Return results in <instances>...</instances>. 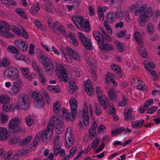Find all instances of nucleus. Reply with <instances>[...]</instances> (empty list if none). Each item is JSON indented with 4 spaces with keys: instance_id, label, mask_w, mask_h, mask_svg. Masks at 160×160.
<instances>
[{
    "instance_id": "obj_1",
    "label": "nucleus",
    "mask_w": 160,
    "mask_h": 160,
    "mask_svg": "<svg viewBox=\"0 0 160 160\" xmlns=\"http://www.w3.org/2000/svg\"><path fill=\"white\" fill-rule=\"evenodd\" d=\"M53 122L51 121L48 125L46 130L43 132H40L36 135L32 143L29 145V147L32 150H34L37 145L38 142L41 139L44 142H47L48 139L50 138L52 135V131L53 128Z\"/></svg>"
},
{
    "instance_id": "obj_2",
    "label": "nucleus",
    "mask_w": 160,
    "mask_h": 160,
    "mask_svg": "<svg viewBox=\"0 0 160 160\" xmlns=\"http://www.w3.org/2000/svg\"><path fill=\"white\" fill-rule=\"evenodd\" d=\"M72 20L78 28L83 29L86 32H89L90 31L89 21L86 20L84 22L83 18L82 17L74 16L72 17Z\"/></svg>"
},
{
    "instance_id": "obj_3",
    "label": "nucleus",
    "mask_w": 160,
    "mask_h": 160,
    "mask_svg": "<svg viewBox=\"0 0 160 160\" xmlns=\"http://www.w3.org/2000/svg\"><path fill=\"white\" fill-rule=\"evenodd\" d=\"M62 52L64 57L69 63H71L72 59L79 61L80 58L78 54L71 48L67 47L62 49Z\"/></svg>"
},
{
    "instance_id": "obj_4",
    "label": "nucleus",
    "mask_w": 160,
    "mask_h": 160,
    "mask_svg": "<svg viewBox=\"0 0 160 160\" xmlns=\"http://www.w3.org/2000/svg\"><path fill=\"white\" fill-rule=\"evenodd\" d=\"M18 103L21 108L27 110L30 106V100L28 96L24 93L20 94L18 96Z\"/></svg>"
},
{
    "instance_id": "obj_5",
    "label": "nucleus",
    "mask_w": 160,
    "mask_h": 160,
    "mask_svg": "<svg viewBox=\"0 0 160 160\" xmlns=\"http://www.w3.org/2000/svg\"><path fill=\"white\" fill-rule=\"evenodd\" d=\"M152 13L151 8H147L140 16L138 18V23L141 27L145 26L146 23L151 18Z\"/></svg>"
},
{
    "instance_id": "obj_6",
    "label": "nucleus",
    "mask_w": 160,
    "mask_h": 160,
    "mask_svg": "<svg viewBox=\"0 0 160 160\" xmlns=\"http://www.w3.org/2000/svg\"><path fill=\"white\" fill-rule=\"evenodd\" d=\"M22 121L18 118L12 119L8 123V129L11 132L16 134L20 131V125Z\"/></svg>"
},
{
    "instance_id": "obj_7",
    "label": "nucleus",
    "mask_w": 160,
    "mask_h": 160,
    "mask_svg": "<svg viewBox=\"0 0 160 160\" xmlns=\"http://www.w3.org/2000/svg\"><path fill=\"white\" fill-rule=\"evenodd\" d=\"M10 30L9 26L7 23L3 21H0V33L2 37L7 38L14 37V35L8 33Z\"/></svg>"
},
{
    "instance_id": "obj_8",
    "label": "nucleus",
    "mask_w": 160,
    "mask_h": 160,
    "mask_svg": "<svg viewBox=\"0 0 160 160\" xmlns=\"http://www.w3.org/2000/svg\"><path fill=\"white\" fill-rule=\"evenodd\" d=\"M53 68L55 70L56 73L58 76H62L65 82H68L67 76L66 71L62 65H60V67L58 64L55 62L51 63Z\"/></svg>"
},
{
    "instance_id": "obj_9",
    "label": "nucleus",
    "mask_w": 160,
    "mask_h": 160,
    "mask_svg": "<svg viewBox=\"0 0 160 160\" xmlns=\"http://www.w3.org/2000/svg\"><path fill=\"white\" fill-rule=\"evenodd\" d=\"M19 71L17 69L13 67H11L6 69L3 72L4 76H6L9 78L13 79L16 78L19 75ZM5 77V76H4Z\"/></svg>"
},
{
    "instance_id": "obj_10",
    "label": "nucleus",
    "mask_w": 160,
    "mask_h": 160,
    "mask_svg": "<svg viewBox=\"0 0 160 160\" xmlns=\"http://www.w3.org/2000/svg\"><path fill=\"white\" fill-rule=\"evenodd\" d=\"M78 35L83 46L88 50H90L92 49V44L90 39H88L80 32H78Z\"/></svg>"
},
{
    "instance_id": "obj_11",
    "label": "nucleus",
    "mask_w": 160,
    "mask_h": 160,
    "mask_svg": "<svg viewBox=\"0 0 160 160\" xmlns=\"http://www.w3.org/2000/svg\"><path fill=\"white\" fill-rule=\"evenodd\" d=\"M52 118L53 120L50 121L48 125L49 124L50 122L51 121H52L53 122V124H54V121H55V120H56L57 121V122H56V124L55 131L56 133L58 134H61L64 131V126L63 125V123L62 122L58 120V119L56 117H52ZM53 126H54V125H53ZM53 127H54V126H53Z\"/></svg>"
},
{
    "instance_id": "obj_12",
    "label": "nucleus",
    "mask_w": 160,
    "mask_h": 160,
    "mask_svg": "<svg viewBox=\"0 0 160 160\" xmlns=\"http://www.w3.org/2000/svg\"><path fill=\"white\" fill-rule=\"evenodd\" d=\"M69 104L71 109V111L70 112L71 116H72V119L71 120L72 121L74 120L77 112V102L74 98H72L69 101Z\"/></svg>"
},
{
    "instance_id": "obj_13",
    "label": "nucleus",
    "mask_w": 160,
    "mask_h": 160,
    "mask_svg": "<svg viewBox=\"0 0 160 160\" xmlns=\"http://www.w3.org/2000/svg\"><path fill=\"white\" fill-rule=\"evenodd\" d=\"M15 45L21 50L25 52L28 50V44L26 41L22 39H17L14 42Z\"/></svg>"
},
{
    "instance_id": "obj_14",
    "label": "nucleus",
    "mask_w": 160,
    "mask_h": 160,
    "mask_svg": "<svg viewBox=\"0 0 160 160\" xmlns=\"http://www.w3.org/2000/svg\"><path fill=\"white\" fill-rule=\"evenodd\" d=\"M53 144L54 146L53 152L54 155L55 156H57L59 153L61 146V143L60 142L59 136L58 134L54 137Z\"/></svg>"
},
{
    "instance_id": "obj_15",
    "label": "nucleus",
    "mask_w": 160,
    "mask_h": 160,
    "mask_svg": "<svg viewBox=\"0 0 160 160\" xmlns=\"http://www.w3.org/2000/svg\"><path fill=\"white\" fill-rule=\"evenodd\" d=\"M98 102L102 106L103 108L107 110L109 106L108 99L105 95H103L98 98Z\"/></svg>"
},
{
    "instance_id": "obj_16",
    "label": "nucleus",
    "mask_w": 160,
    "mask_h": 160,
    "mask_svg": "<svg viewBox=\"0 0 160 160\" xmlns=\"http://www.w3.org/2000/svg\"><path fill=\"white\" fill-rule=\"evenodd\" d=\"M9 132L6 128L0 127V140H6L9 136Z\"/></svg>"
},
{
    "instance_id": "obj_17",
    "label": "nucleus",
    "mask_w": 160,
    "mask_h": 160,
    "mask_svg": "<svg viewBox=\"0 0 160 160\" xmlns=\"http://www.w3.org/2000/svg\"><path fill=\"white\" fill-rule=\"evenodd\" d=\"M92 34L94 38L97 41L98 45L102 42L103 43V42H104V37L101 33L99 31L94 30L93 31Z\"/></svg>"
},
{
    "instance_id": "obj_18",
    "label": "nucleus",
    "mask_w": 160,
    "mask_h": 160,
    "mask_svg": "<svg viewBox=\"0 0 160 160\" xmlns=\"http://www.w3.org/2000/svg\"><path fill=\"white\" fill-rule=\"evenodd\" d=\"M124 118L125 120L129 121L130 120H134L135 118L134 115H132V109L130 108L128 109L125 110L124 111Z\"/></svg>"
},
{
    "instance_id": "obj_19",
    "label": "nucleus",
    "mask_w": 160,
    "mask_h": 160,
    "mask_svg": "<svg viewBox=\"0 0 160 160\" xmlns=\"http://www.w3.org/2000/svg\"><path fill=\"white\" fill-rule=\"evenodd\" d=\"M16 108L19 109V107L18 105L17 104L16 106L14 105V106L13 105H11L9 103L3 104L2 107L3 111L6 112H8L12 109L14 110Z\"/></svg>"
},
{
    "instance_id": "obj_20",
    "label": "nucleus",
    "mask_w": 160,
    "mask_h": 160,
    "mask_svg": "<svg viewBox=\"0 0 160 160\" xmlns=\"http://www.w3.org/2000/svg\"><path fill=\"white\" fill-rule=\"evenodd\" d=\"M85 90L89 96L92 95V88L89 80H87L84 82Z\"/></svg>"
},
{
    "instance_id": "obj_21",
    "label": "nucleus",
    "mask_w": 160,
    "mask_h": 160,
    "mask_svg": "<svg viewBox=\"0 0 160 160\" xmlns=\"http://www.w3.org/2000/svg\"><path fill=\"white\" fill-rule=\"evenodd\" d=\"M83 119L84 124L88 126L89 124V117L87 107H85L83 108Z\"/></svg>"
},
{
    "instance_id": "obj_22",
    "label": "nucleus",
    "mask_w": 160,
    "mask_h": 160,
    "mask_svg": "<svg viewBox=\"0 0 160 160\" xmlns=\"http://www.w3.org/2000/svg\"><path fill=\"white\" fill-rule=\"evenodd\" d=\"M34 106L36 108H42L45 104L43 97V96L40 97L39 98L37 99L34 102Z\"/></svg>"
},
{
    "instance_id": "obj_23",
    "label": "nucleus",
    "mask_w": 160,
    "mask_h": 160,
    "mask_svg": "<svg viewBox=\"0 0 160 160\" xmlns=\"http://www.w3.org/2000/svg\"><path fill=\"white\" fill-rule=\"evenodd\" d=\"M100 49L103 51H110L113 50L114 49L113 46L111 44H109L107 43H105L104 42L103 43L102 42L99 45Z\"/></svg>"
},
{
    "instance_id": "obj_24",
    "label": "nucleus",
    "mask_w": 160,
    "mask_h": 160,
    "mask_svg": "<svg viewBox=\"0 0 160 160\" xmlns=\"http://www.w3.org/2000/svg\"><path fill=\"white\" fill-rule=\"evenodd\" d=\"M134 82H136V86L137 88L140 89L142 91H144L146 89V87L143 84L142 81L139 78L134 79Z\"/></svg>"
},
{
    "instance_id": "obj_25",
    "label": "nucleus",
    "mask_w": 160,
    "mask_h": 160,
    "mask_svg": "<svg viewBox=\"0 0 160 160\" xmlns=\"http://www.w3.org/2000/svg\"><path fill=\"white\" fill-rule=\"evenodd\" d=\"M68 37L66 38L69 37L70 39V42L74 46L77 47L79 43L76 38L75 36V35L72 32H69L68 34Z\"/></svg>"
},
{
    "instance_id": "obj_26",
    "label": "nucleus",
    "mask_w": 160,
    "mask_h": 160,
    "mask_svg": "<svg viewBox=\"0 0 160 160\" xmlns=\"http://www.w3.org/2000/svg\"><path fill=\"white\" fill-rule=\"evenodd\" d=\"M108 23L112 24L115 21V18L114 16V12H111L106 15V20L104 21Z\"/></svg>"
},
{
    "instance_id": "obj_27",
    "label": "nucleus",
    "mask_w": 160,
    "mask_h": 160,
    "mask_svg": "<svg viewBox=\"0 0 160 160\" xmlns=\"http://www.w3.org/2000/svg\"><path fill=\"white\" fill-rule=\"evenodd\" d=\"M37 57L40 62L42 63L49 59L47 57L45 56L42 51H39L37 54Z\"/></svg>"
},
{
    "instance_id": "obj_28",
    "label": "nucleus",
    "mask_w": 160,
    "mask_h": 160,
    "mask_svg": "<svg viewBox=\"0 0 160 160\" xmlns=\"http://www.w3.org/2000/svg\"><path fill=\"white\" fill-rule=\"evenodd\" d=\"M22 87L13 84L11 89V93L13 95H18L20 92V90Z\"/></svg>"
},
{
    "instance_id": "obj_29",
    "label": "nucleus",
    "mask_w": 160,
    "mask_h": 160,
    "mask_svg": "<svg viewBox=\"0 0 160 160\" xmlns=\"http://www.w3.org/2000/svg\"><path fill=\"white\" fill-rule=\"evenodd\" d=\"M144 122V120L139 121L137 120L132 122L131 125L134 129H139L142 126V124Z\"/></svg>"
},
{
    "instance_id": "obj_30",
    "label": "nucleus",
    "mask_w": 160,
    "mask_h": 160,
    "mask_svg": "<svg viewBox=\"0 0 160 160\" xmlns=\"http://www.w3.org/2000/svg\"><path fill=\"white\" fill-rule=\"evenodd\" d=\"M112 69L118 74L117 77L118 78H121L122 77V75L121 74V70L120 68L118 66L113 64L112 66Z\"/></svg>"
},
{
    "instance_id": "obj_31",
    "label": "nucleus",
    "mask_w": 160,
    "mask_h": 160,
    "mask_svg": "<svg viewBox=\"0 0 160 160\" xmlns=\"http://www.w3.org/2000/svg\"><path fill=\"white\" fill-rule=\"evenodd\" d=\"M10 98L6 94H1L0 96V103L3 104L9 102Z\"/></svg>"
},
{
    "instance_id": "obj_32",
    "label": "nucleus",
    "mask_w": 160,
    "mask_h": 160,
    "mask_svg": "<svg viewBox=\"0 0 160 160\" xmlns=\"http://www.w3.org/2000/svg\"><path fill=\"white\" fill-rule=\"evenodd\" d=\"M62 112L63 115L64 117V118L67 121L69 120L71 122H73L74 120H73L72 121H71V120L72 119V116H71V115L68 113L67 111L65 110V108H62Z\"/></svg>"
},
{
    "instance_id": "obj_33",
    "label": "nucleus",
    "mask_w": 160,
    "mask_h": 160,
    "mask_svg": "<svg viewBox=\"0 0 160 160\" xmlns=\"http://www.w3.org/2000/svg\"><path fill=\"white\" fill-rule=\"evenodd\" d=\"M40 8L39 5L37 4V5H34L31 7L30 9V12L32 15H35L38 13Z\"/></svg>"
},
{
    "instance_id": "obj_34",
    "label": "nucleus",
    "mask_w": 160,
    "mask_h": 160,
    "mask_svg": "<svg viewBox=\"0 0 160 160\" xmlns=\"http://www.w3.org/2000/svg\"><path fill=\"white\" fill-rule=\"evenodd\" d=\"M65 144L66 146L69 148L73 144V139L71 136L65 137Z\"/></svg>"
},
{
    "instance_id": "obj_35",
    "label": "nucleus",
    "mask_w": 160,
    "mask_h": 160,
    "mask_svg": "<svg viewBox=\"0 0 160 160\" xmlns=\"http://www.w3.org/2000/svg\"><path fill=\"white\" fill-rule=\"evenodd\" d=\"M32 138V137L31 136H29L26 137L23 139L21 142L19 143V145L21 146H23L26 145L27 144L31 141Z\"/></svg>"
},
{
    "instance_id": "obj_36",
    "label": "nucleus",
    "mask_w": 160,
    "mask_h": 160,
    "mask_svg": "<svg viewBox=\"0 0 160 160\" xmlns=\"http://www.w3.org/2000/svg\"><path fill=\"white\" fill-rule=\"evenodd\" d=\"M38 80L42 84H44L46 82V78L45 75L42 74L41 72L38 73Z\"/></svg>"
},
{
    "instance_id": "obj_37",
    "label": "nucleus",
    "mask_w": 160,
    "mask_h": 160,
    "mask_svg": "<svg viewBox=\"0 0 160 160\" xmlns=\"http://www.w3.org/2000/svg\"><path fill=\"white\" fill-rule=\"evenodd\" d=\"M20 36L22 35L26 39L28 38V34L26 31L24 29L22 26L20 27L19 28Z\"/></svg>"
},
{
    "instance_id": "obj_38",
    "label": "nucleus",
    "mask_w": 160,
    "mask_h": 160,
    "mask_svg": "<svg viewBox=\"0 0 160 160\" xmlns=\"http://www.w3.org/2000/svg\"><path fill=\"white\" fill-rule=\"evenodd\" d=\"M13 79L15 80V81L13 82V84L15 85H18V86L22 87L23 85V81L19 75L16 78H14Z\"/></svg>"
},
{
    "instance_id": "obj_39",
    "label": "nucleus",
    "mask_w": 160,
    "mask_h": 160,
    "mask_svg": "<svg viewBox=\"0 0 160 160\" xmlns=\"http://www.w3.org/2000/svg\"><path fill=\"white\" fill-rule=\"evenodd\" d=\"M124 128L123 127L122 128H115V129L114 131L112 130L111 131V133L112 134L115 135H118L122 132H124Z\"/></svg>"
},
{
    "instance_id": "obj_40",
    "label": "nucleus",
    "mask_w": 160,
    "mask_h": 160,
    "mask_svg": "<svg viewBox=\"0 0 160 160\" xmlns=\"http://www.w3.org/2000/svg\"><path fill=\"white\" fill-rule=\"evenodd\" d=\"M144 64L145 65L146 68L148 70H149V69L148 67H150L153 69L155 68V65L154 63L152 62L146 61L144 62Z\"/></svg>"
},
{
    "instance_id": "obj_41",
    "label": "nucleus",
    "mask_w": 160,
    "mask_h": 160,
    "mask_svg": "<svg viewBox=\"0 0 160 160\" xmlns=\"http://www.w3.org/2000/svg\"><path fill=\"white\" fill-rule=\"evenodd\" d=\"M53 110L55 113H58L60 112L61 105L58 101L54 104L53 106Z\"/></svg>"
},
{
    "instance_id": "obj_42",
    "label": "nucleus",
    "mask_w": 160,
    "mask_h": 160,
    "mask_svg": "<svg viewBox=\"0 0 160 160\" xmlns=\"http://www.w3.org/2000/svg\"><path fill=\"white\" fill-rule=\"evenodd\" d=\"M10 65V61L8 59L5 58L0 61V67H8Z\"/></svg>"
},
{
    "instance_id": "obj_43",
    "label": "nucleus",
    "mask_w": 160,
    "mask_h": 160,
    "mask_svg": "<svg viewBox=\"0 0 160 160\" xmlns=\"http://www.w3.org/2000/svg\"><path fill=\"white\" fill-rule=\"evenodd\" d=\"M89 133L90 139L92 140L96 135V130L93 128H89Z\"/></svg>"
},
{
    "instance_id": "obj_44",
    "label": "nucleus",
    "mask_w": 160,
    "mask_h": 160,
    "mask_svg": "<svg viewBox=\"0 0 160 160\" xmlns=\"http://www.w3.org/2000/svg\"><path fill=\"white\" fill-rule=\"evenodd\" d=\"M7 50L10 52L16 54L19 52V51L18 49L13 46H9L7 48Z\"/></svg>"
},
{
    "instance_id": "obj_45",
    "label": "nucleus",
    "mask_w": 160,
    "mask_h": 160,
    "mask_svg": "<svg viewBox=\"0 0 160 160\" xmlns=\"http://www.w3.org/2000/svg\"><path fill=\"white\" fill-rule=\"evenodd\" d=\"M108 93L111 99L114 100L117 98L116 93L113 90L109 89L108 91Z\"/></svg>"
},
{
    "instance_id": "obj_46",
    "label": "nucleus",
    "mask_w": 160,
    "mask_h": 160,
    "mask_svg": "<svg viewBox=\"0 0 160 160\" xmlns=\"http://www.w3.org/2000/svg\"><path fill=\"white\" fill-rule=\"evenodd\" d=\"M58 32L60 31V33L65 35L66 37H68V34L66 33L65 30L63 26L62 25H60L58 27Z\"/></svg>"
},
{
    "instance_id": "obj_47",
    "label": "nucleus",
    "mask_w": 160,
    "mask_h": 160,
    "mask_svg": "<svg viewBox=\"0 0 160 160\" xmlns=\"http://www.w3.org/2000/svg\"><path fill=\"white\" fill-rule=\"evenodd\" d=\"M8 115L4 113H2L0 119L1 123L2 124L6 123L8 122Z\"/></svg>"
},
{
    "instance_id": "obj_48",
    "label": "nucleus",
    "mask_w": 160,
    "mask_h": 160,
    "mask_svg": "<svg viewBox=\"0 0 160 160\" xmlns=\"http://www.w3.org/2000/svg\"><path fill=\"white\" fill-rule=\"evenodd\" d=\"M34 122V120L33 118L29 116H27L26 117L25 122L27 125L31 126Z\"/></svg>"
},
{
    "instance_id": "obj_49",
    "label": "nucleus",
    "mask_w": 160,
    "mask_h": 160,
    "mask_svg": "<svg viewBox=\"0 0 160 160\" xmlns=\"http://www.w3.org/2000/svg\"><path fill=\"white\" fill-rule=\"evenodd\" d=\"M48 89L51 92H58L60 90V88L58 86H49L48 87Z\"/></svg>"
},
{
    "instance_id": "obj_50",
    "label": "nucleus",
    "mask_w": 160,
    "mask_h": 160,
    "mask_svg": "<svg viewBox=\"0 0 160 160\" xmlns=\"http://www.w3.org/2000/svg\"><path fill=\"white\" fill-rule=\"evenodd\" d=\"M15 12L19 14L22 17L24 18H27V17L25 15L23 10L19 8H16Z\"/></svg>"
},
{
    "instance_id": "obj_51",
    "label": "nucleus",
    "mask_w": 160,
    "mask_h": 160,
    "mask_svg": "<svg viewBox=\"0 0 160 160\" xmlns=\"http://www.w3.org/2000/svg\"><path fill=\"white\" fill-rule=\"evenodd\" d=\"M134 38L138 44H142V39L139 37V34L138 32H136L135 33Z\"/></svg>"
},
{
    "instance_id": "obj_52",
    "label": "nucleus",
    "mask_w": 160,
    "mask_h": 160,
    "mask_svg": "<svg viewBox=\"0 0 160 160\" xmlns=\"http://www.w3.org/2000/svg\"><path fill=\"white\" fill-rule=\"evenodd\" d=\"M127 102V99L124 96H123L122 100L118 102V106L124 107L126 104Z\"/></svg>"
},
{
    "instance_id": "obj_53",
    "label": "nucleus",
    "mask_w": 160,
    "mask_h": 160,
    "mask_svg": "<svg viewBox=\"0 0 160 160\" xmlns=\"http://www.w3.org/2000/svg\"><path fill=\"white\" fill-rule=\"evenodd\" d=\"M147 27L148 30V32L151 34H152L154 31V26L152 23L151 22H149L148 23Z\"/></svg>"
},
{
    "instance_id": "obj_54",
    "label": "nucleus",
    "mask_w": 160,
    "mask_h": 160,
    "mask_svg": "<svg viewBox=\"0 0 160 160\" xmlns=\"http://www.w3.org/2000/svg\"><path fill=\"white\" fill-rule=\"evenodd\" d=\"M100 142V139L99 138H96L93 141L92 144V148L95 149L97 147L99 143Z\"/></svg>"
},
{
    "instance_id": "obj_55",
    "label": "nucleus",
    "mask_w": 160,
    "mask_h": 160,
    "mask_svg": "<svg viewBox=\"0 0 160 160\" xmlns=\"http://www.w3.org/2000/svg\"><path fill=\"white\" fill-rule=\"evenodd\" d=\"M96 92L97 95V98H98L101 96H102L103 95H104L102 93V92L101 88L99 86L96 87Z\"/></svg>"
},
{
    "instance_id": "obj_56",
    "label": "nucleus",
    "mask_w": 160,
    "mask_h": 160,
    "mask_svg": "<svg viewBox=\"0 0 160 160\" xmlns=\"http://www.w3.org/2000/svg\"><path fill=\"white\" fill-rule=\"evenodd\" d=\"M35 46L32 43L30 44L29 47L28 52L30 55H33L34 53V48Z\"/></svg>"
},
{
    "instance_id": "obj_57",
    "label": "nucleus",
    "mask_w": 160,
    "mask_h": 160,
    "mask_svg": "<svg viewBox=\"0 0 160 160\" xmlns=\"http://www.w3.org/2000/svg\"><path fill=\"white\" fill-rule=\"evenodd\" d=\"M117 2H116V3L118 4L119 6L117 7L116 11L114 13L115 14V13H118V12H122L121 7H120V5L122 4V2L121 1H119L118 0H117Z\"/></svg>"
},
{
    "instance_id": "obj_58",
    "label": "nucleus",
    "mask_w": 160,
    "mask_h": 160,
    "mask_svg": "<svg viewBox=\"0 0 160 160\" xmlns=\"http://www.w3.org/2000/svg\"><path fill=\"white\" fill-rule=\"evenodd\" d=\"M20 137L18 136H14L9 142L10 144L16 143L17 142L19 141Z\"/></svg>"
},
{
    "instance_id": "obj_59",
    "label": "nucleus",
    "mask_w": 160,
    "mask_h": 160,
    "mask_svg": "<svg viewBox=\"0 0 160 160\" xmlns=\"http://www.w3.org/2000/svg\"><path fill=\"white\" fill-rule=\"evenodd\" d=\"M32 96L35 100H36L42 96L36 92L34 91L32 94Z\"/></svg>"
},
{
    "instance_id": "obj_60",
    "label": "nucleus",
    "mask_w": 160,
    "mask_h": 160,
    "mask_svg": "<svg viewBox=\"0 0 160 160\" xmlns=\"http://www.w3.org/2000/svg\"><path fill=\"white\" fill-rule=\"evenodd\" d=\"M107 82L114 81L113 75L110 73H108L106 77Z\"/></svg>"
},
{
    "instance_id": "obj_61",
    "label": "nucleus",
    "mask_w": 160,
    "mask_h": 160,
    "mask_svg": "<svg viewBox=\"0 0 160 160\" xmlns=\"http://www.w3.org/2000/svg\"><path fill=\"white\" fill-rule=\"evenodd\" d=\"M115 43L118 51L120 52H122L123 51V49L121 46V43L118 41H116Z\"/></svg>"
},
{
    "instance_id": "obj_62",
    "label": "nucleus",
    "mask_w": 160,
    "mask_h": 160,
    "mask_svg": "<svg viewBox=\"0 0 160 160\" xmlns=\"http://www.w3.org/2000/svg\"><path fill=\"white\" fill-rule=\"evenodd\" d=\"M140 7V5L139 4L136 3L134 5H132L129 8V9L132 11H133L136 9H138Z\"/></svg>"
},
{
    "instance_id": "obj_63",
    "label": "nucleus",
    "mask_w": 160,
    "mask_h": 160,
    "mask_svg": "<svg viewBox=\"0 0 160 160\" xmlns=\"http://www.w3.org/2000/svg\"><path fill=\"white\" fill-rule=\"evenodd\" d=\"M158 109V107L157 106L152 107L148 109L147 112L148 113H152L156 111Z\"/></svg>"
},
{
    "instance_id": "obj_64",
    "label": "nucleus",
    "mask_w": 160,
    "mask_h": 160,
    "mask_svg": "<svg viewBox=\"0 0 160 160\" xmlns=\"http://www.w3.org/2000/svg\"><path fill=\"white\" fill-rule=\"evenodd\" d=\"M104 25L106 29H107V32L110 34H112V31L110 28L109 26L106 21H104Z\"/></svg>"
}]
</instances>
